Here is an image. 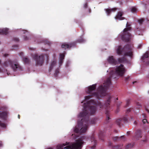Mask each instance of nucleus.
Listing matches in <instances>:
<instances>
[{
    "instance_id": "obj_6",
    "label": "nucleus",
    "mask_w": 149,
    "mask_h": 149,
    "mask_svg": "<svg viewBox=\"0 0 149 149\" xmlns=\"http://www.w3.org/2000/svg\"><path fill=\"white\" fill-rule=\"evenodd\" d=\"M64 57V55L63 54H60V59L58 65L56 63L55 60H53L52 61L50 67V69H52L54 67L58 68L60 67L63 63Z\"/></svg>"
},
{
    "instance_id": "obj_30",
    "label": "nucleus",
    "mask_w": 149,
    "mask_h": 149,
    "mask_svg": "<svg viewBox=\"0 0 149 149\" xmlns=\"http://www.w3.org/2000/svg\"><path fill=\"white\" fill-rule=\"evenodd\" d=\"M24 40H26L28 39V38L27 37H26V38H24Z\"/></svg>"
},
{
    "instance_id": "obj_31",
    "label": "nucleus",
    "mask_w": 149,
    "mask_h": 149,
    "mask_svg": "<svg viewBox=\"0 0 149 149\" xmlns=\"http://www.w3.org/2000/svg\"><path fill=\"white\" fill-rule=\"evenodd\" d=\"M87 6V4H85L84 5V7H86Z\"/></svg>"
},
{
    "instance_id": "obj_26",
    "label": "nucleus",
    "mask_w": 149,
    "mask_h": 149,
    "mask_svg": "<svg viewBox=\"0 0 149 149\" xmlns=\"http://www.w3.org/2000/svg\"><path fill=\"white\" fill-rule=\"evenodd\" d=\"M84 41V40L83 38H81V40L79 41V42H83Z\"/></svg>"
},
{
    "instance_id": "obj_18",
    "label": "nucleus",
    "mask_w": 149,
    "mask_h": 149,
    "mask_svg": "<svg viewBox=\"0 0 149 149\" xmlns=\"http://www.w3.org/2000/svg\"><path fill=\"white\" fill-rule=\"evenodd\" d=\"M140 134L141 132L140 131H139L138 132L136 133L135 137L136 139H138L141 137Z\"/></svg>"
},
{
    "instance_id": "obj_34",
    "label": "nucleus",
    "mask_w": 149,
    "mask_h": 149,
    "mask_svg": "<svg viewBox=\"0 0 149 149\" xmlns=\"http://www.w3.org/2000/svg\"><path fill=\"white\" fill-rule=\"evenodd\" d=\"M77 135V134L76 135L74 134V136H76Z\"/></svg>"
},
{
    "instance_id": "obj_22",
    "label": "nucleus",
    "mask_w": 149,
    "mask_h": 149,
    "mask_svg": "<svg viewBox=\"0 0 149 149\" xmlns=\"http://www.w3.org/2000/svg\"><path fill=\"white\" fill-rule=\"evenodd\" d=\"M125 61V58H123L121 59L118 60V61L119 63L123 62Z\"/></svg>"
},
{
    "instance_id": "obj_16",
    "label": "nucleus",
    "mask_w": 149,
    "mask_h": 149,
    "mask_svg": "<svg viewBox=\"0 0 149 149\" xmlns=\"http://www.w3.org/2000/svg\"><path fill=\"white\" fill-rule=\"evenodd\" d=\"M132 47H131L130 49V51L129 52H127L125 54V55L127 56H129L130 57H132V52L131 51L132 49Z\"/></svg>"
},
{
    "instance_id": "obj_12",
    "label": "nucleus",
    "mask_w": 149,
    "mask_h": 149,
    "mask_svg": "<svg viewBox=\"0 0 149 149\" xmlns=\"http://www.w3.org/2000/svg\"><path fill=\"white\" fill-rule=\"evenodd\" d=\"M72 47L71 44L68 45L66 43H63L61 46L62 48L65 49L69 48Z\"/></svg>"
},
{
    "instance_id": "obj_21",
    "label": "nucleus",
    "mask_w": 149,
    "mask_h": 149,
    "mask_svg": "<svg viewBox=\"0 0 149 149\" xmlns=\"http://www.w3.org/2000/svg\"><path fill=\"white\" fill-rule=\"evenodd\" d=\"M24 61L26 63H27L29 62V59L26 57H25L23 58Z\"/></svg>"
},
{
    "instance_id": "obj_11",
    "label": "nucleus",
    "mask_w": 149,
    "mask_h": 149,
    "mask_svg": "<svg viewBox=\"0 0 149 149\" xmlns=\"http://www.w3.org/2000/svg\"><path fill=\"white\" fill-rule=\"evenodd\" d=\"M105 10L107 15H109L112 12L115 11L116 10V8L112 9H106Z\"/></svg>"
},
{
    "instance_id": "obj_14",
    "label": "nucleus",
    "mask_w": 149,
    "mask_h": 149,
    "mask_svg": "<svg viewBox=\"0 0 149 149\" xmlns=\"http://www.w3.org/2000/svg\"><path fill=\"white\" fill-rule=\"evenodd\" d=\"M91 140L92 141L91 142H93V143H94V145L91 147V148L92 149H94L96 145V141L95 140L94 137L93 136H92L91 137Z\"/></svg>"
},
{
    "instance_id": "obj_13",
    "label": "nucleus",
    "mask_w": 149,
    "mask_h": 149,
    "mask_svg": "<svg viewBox=\"0 0 149 149\" xmlns=\"http://www.w3.org/2000/svg\"><path fill=\"white\" fill-rule=\"evenodd\" d=\"M8 29L6 28H4L1 29L0 33L2 34H7L8 33Z\"/></svg>"
},
{
    "instance_id": "obj_36",
    "label": "nucleus",
    "mask_w": 149,
    "mask_h": 149,
    "mask_svg": "<svg viewBox=\"0 0 149 149\" xmlns=\"http://www.w3.org/2000/svg\"><path fill=\"white\" fill-rule=\"evenodd\" d=\"M7 74H8V75H9V74L8 73V72H7Z\"/></svg>"
},
{
    "instance_id": "obj_15",
    "label": "nucleus",
    "mask_w": 149,
    "mask_h": 149,
    "mask_svg": "<svg viewBox=\"0 0 149 149\" xmlns=\"http://www.w3.org/2000/svg\"><path fill=\"white\" fill-rule=\"evenodd\" d=\"M116 49L117 53L118 54H121L122 52V50H121V47L120 46H117L116 47Z\"/></svg>"
},
{
    "instance_id": "obj_27",
    "label": "nucleus",
    "mask_w": 149,
    "mask_h": 149,
    "mask_svg": "<svg viewBox=\"0 0 149 149\" xmlns=\"http://www.w3.org/2000/svg\"><path fill=\"white\" fill-rule=\"evenodd\" d=\"M27 32V31H25V30H23L22 31V33H25L26 32Z\"/></svg>"
},
{
    "instance_id": "obj_10",
    "label": "nucleus",
    "mask_w": 149,
    "mask_h": 149,
    "mask_svg": "<svg viewBox=\"0 0 149 149\" xmlns=\"http://www.w3.org/2000/svg\"><path fill=\"white\" fill-rule=\"evenodd\" d=\"M107 61L110 64H116L117 63L113 57L112 56H110L107 58Z\"/></svg>"
},
{
    "instance_id": "obj_25",
    "label": "nucleus",
    "mask_w": 149,
    "mask_h": 149,
    "mask_svg": "<svg viewBox=\"0 0 149 149\" xmlns=\"http://www.w3.org/2000/svg\"><path fill=\"white\" fill-rule=\"evenodd\" d=\"M143 122L144 123H145L147 122L146 119H144L143 120Z\"/></svg>"
},
{
    "instance_id": "obj_4",
    "label": "nucleus",
    "mask_w": 149,
    "mask_h": 149,
    "mask_svg": "<svg viewBox=\"0 0 149 149\" xmlns=\"http://www.w3.org/2000/svg\"><path fill=\"white\" fill-rule=\"evenodd\" d=\"M126 71V69L122 64L116 66L113 68L109 69L110 77L116 78L118 77L123 76Z\"/></svg>"
},
{
    "instance_id": "obj_32",
    "label": "nucleus",
    "mask_w": 149,
    "mask_h": 149,
    "mask_svg": "<svg viewBox=\"0 0 149 149\" xmlns=\"http://www.w3.org/2000/svg\"><path fill=\"white\" fill-rule=\"evenodd\" d=\"M7 70H6V71H4V72H7Z\"/></svg>"
},
{
    "instance_id": "obj_17",
    "label": "nucleus",
    "mask_w": 149,
    "mask_h": 149,
    "mask_svg": "<svg viewBox=\"0 0 149 149\" xmlns=\"http://www.w3.org/2000/svg\"><path fill=\"white\" fill-rule=\"evenodd\" d=\"M8 113L7 112H4L1 114L0 116L3 119H5L7 117Z\"/></svg>"
},
{
    "instance_id": "obj_1",
    "label": "nucleus",
    "mask_w": 149,
    "mask_h": 149,
    "mask_svg": "<svg viewBox=\"0 0 149 149\" xmlns=\"http://www.w3.org/2000/svg\"><path fill=\"white\" fill-rule=\"evenodd\" d=\"M90 96L88 95L85 97L84 101L81 102L83 103L84 110L78 116L79 120H81V121L78 122V125L76 126L74 129L75 133H84L86 131L88 127V124L84 121L85 117L90 114L94 113L96 111V109L94 106L92 104H95V103L94 100H90Z\"/></svg>"
},
{
    "instance_id": "obj_28",
    "label": "nucleus",
    "mask_w": 149,
    "mask_h": 149,
    "mask_svg": "<svg viewBox=\"0 0 149 149\" xmlns=\"http://www.w3.org/2000/svg\"><path fill=\"white\" fill-rule=\"evenodd\" d=\"M130 77L129 76H127V77H126L125 78V80H127L128 79H129Z\"/></svg>"
},
{
    "instance_id": "obj_23",
    "label": "nucleus",
    "mask_w": 149,
    "mask_h": 149,
    "mask_svg": "<svg viewBox=\"0 0 149 149\" xmlns=\"http://www.w3.org/2000/svg\"><path fill=\"white\" fill-rule=\"evenodd\" d=\"M59 70H56L55 74L56 76H57V74H58L59 73Z\"/></svg>"
},
{
    "instance_id": "obj_35",
    "label": "nucleus",
    "mask_w": 149,
    "mask_h": 149,
    "mask_svg": "<svg viewBox=\"0 0 149 149\" xmlns=\"http://www.w3.org/2000/svg\"><path fill=\"white\" fill-rule=\"evenodd\" d=\"M99 105H100V103H98Z\"/></svg>"
},
{
    "instance_id": "obj_8",
    "label": "nucleus",
    "mask_w": 149,
    "mask_h": 149,
    "mask_svg": "<svg viewBox=\"0 0 149 149\" xmlns=\"http://www.w3.org/2000/svg\"><path fill=\"white\" fill-rule=\"evenodd\" d=\"M34 59L37 65H41L43 63V57L42 55L38 56L37 54H36Z\"/></svg>"
},
{
    "instance_id": "obj_33",
    "label": "nucleus",
    "mask_w": 149,
    "mask_h": 149,
    "mask_svg": "<svg viewBox=\"0 0 149 149\" xmlns=\"http://www.w3.org/2000/svg\"><path fill=\"white\" fill-rule=\"evenodd\" d=\"M18 118H19V115H18Z\"/></svg>"
},
{
    "instance_id": "obj_20",
    "label": "nucleus",
    "mask_w": 149,
    "mask_h": 149,
    "mask_svg": "<svg viewBox=\"0 0 149 149\" xmlns=\"http://www.w3.org/2000/svg\"><path fill=\"white\" fill-rule=\"evenodd\" d=\"M148 54L147 53H146L143 56L142 58H146L148 57Z\"/></svg>"
},
{
    "instance_id": "obj_5",
    "label": "nucleus",
    "mask_w": 149,
    "mask_h": 149,
    "mask_svg": "<svg viewBox=\"0 0 149 149\" xmlns=\"http://www.w3.org/2000/svg\"><path fill=\"white\" fill-rule=\"evenodd\" d=\"M130 29V27L128 26L127 23L126 24V28L123 30L121 36V38L126 41L129 40L131 38V35L129 32Z\"/></svg>"
},
{
    "instance_id": "obj_19",
    "label": "nucleus",
    "mask_w": 149,
    "mask_h": 149,
    "mask_svg": "<svg viewBox=\"0 0 149 149\" xmlns=\"http://www.w3.org/2000/svg\"><path fill=\"white\" fill-rule=\"evenodd\" d=\"M136 10V9L134 7H132L131 9V11L132 13L135 12Z\"/></svg>"
},
{
    "instance_id": "obj_24",
    "label": "nucleus",
    "mask_w": 149,
    "mask_h": 149,
    "mask_svg": "<svg viewBox=\"0 0 149 149\" xmlns=\"http://www.w3.org/2000/svg\"><path fill=\"white\" fill-rule=\"evenodd\" d=\"M139 21L140 24H141L143 21V19H139Z\"/></svg>"
},
{
    "instance_id": "obj_29",
    "label": "nucleus",
    "mask_w": 149,
    "mask_h": 149,
    "mask_svg": "<svg viewBox=\"0 0 149 149\" xmlns=\"http://www.w3.org/2000/svg\"><path fill=\"white\" fill-rule=\"evenodd\" d=\"M2 145V142L0 141V147Z\"/></svg>"
},
{
    "instance_id": "obj_2",
    "label": "nucleus",
    "mask_w": 149,
    "mask_h": 149,
    "mask_svg": "<svg viewBox=\"0 0 149 149\" xmlns=\"http://www.w3.org/2000/svg\"><path fill=\"white\" fill-rule=\"evenodd\" d=\"M95 85V84H93L87 87L85 89V91L87 93L92 94L93 96L99 99L100 96H103L102 93L111 86V82L110 78H108L106 81H104L103 85L100 86L97 88V91L94 92V89L96 87Z\"/></svg>"
},
{
    "instance_id": "obj_9",
    "label": "nucleus",
    "mask_w": 149,
    "mask_h": 149,
    "mask_svg": "<svg viewBox=\"0 0 149 149\" xmlns=\"http://www.w3.org/2000/svg\"><path fill=\"white\" fill-rule=\"evenodd\" d=\"M123 13L122 11L118 12L115 17V19L116 20H122L124 19V17H122Z\"/></svg>"
},
{
    "instance_id": "obj_3",
    "label": "nucleus",
    "mask_w": 149,
    "mask_h": 149,
    "mask_svg": "<svg viewBox=\"0 0 149 149\" xmlns=\"http://www.w3.org/2000/svg\"><path fill=\"white\" fill-rule=\"evenodd\" d=\"M77 139L75 143H72L66 142L63 144H58L56 146L57 149H81L84 143V137L82 136H77L74 137Z\"/></svg>"
},
{
    "instance_id": "obj_7",
    "label": "nucleus",
    "mask_w": 149,
    "mask_h": 149,
    "mask_svg": "<svg viewBox=\"0 0 149 149\" xmlns=\"http://www.w3.org/2000/svg\"><path fill=\"white\" fill-rule=\"evenodd\" d=\"M8 65H10V67L12 68L13 70H15L16 69H21V67L17 63H14L11 61H9L6 62L4 63V66L5 67H8Z\"/></svg>"
}]
</instances>
